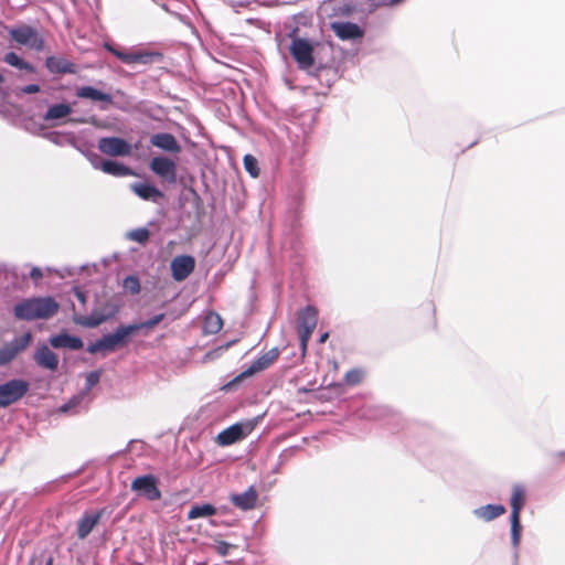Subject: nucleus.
<instances>
[{"instance_id":"1a4fd4ad","label":"nucleus","mask_w":565,"mask_h":565,"mask_svg":"<svg viewBox=\"0 0 565 565\" xmlns=\"http://www.w3.org/2000/svg\"><path fill=\"white\" fill-rule=\"evenodd\" d=\"M290 53L300 70H308L315 63L313 47L306 39H294L290 45Z\"/></svg>"},{"instance_id":"a19ab883","label":"nucleus","mask_w":565,"mask_h":565,"mask_svg":"<svg viewBox=\"0 0 565 565\" xmlns=\"http://www.w3.org/2000/svg\"><path fill=\"white\" fill-rule=\"evenodd\" d=\"M100 380V371H93L86 375L85 391H90Z\"/></svg>"},{"instance_id":"dca6fc26","label":"nucleus","mask_w":565,"mask_h":565,"mask_svg":"<svg viewBox=\"0 0 565 565\" xmlns=\"http://www.w3.org/2000/svg\"><path fill=\"white\" fill-rule=\"evenodd\" d=\"M331 30L342 41L360 40L364 35L363 29L356 23L349 21H335L331 23Z\"/></svg>"},{"instance_id":"4c0bfd02","label":"nucleus","mask_w":565,"mask_h":565,"mask_svg":"<svg viewBox=\"0 0 565 565\" xmlns=\"http://www.w3.org/2000/svg\"><path fill=\"white\" fill-rule=\"evenodd\" d=\"M164 318V315L163 313H159V315H156L153 316L152 318L143 321V322H139V323H131L132 327H136L137 328V331L141 330V329H152L153 327H156L157 324H159Z\"/></svg>"},{"instance_id":"20e7f679","label":"nucleus","mask_w":565,"mask_h":565,"mask_svg":"<svg viewBox=\"0 0 565 565\" xmlns=\"http://www.w3.org/2000/svg\"><path fill=\"white\" fill-rule=\"evenodd\" d=\"M318 322V311L312 306H307L302 309L297 319V330L300 340V348L302 354L307 351L308 342Z\"/></svg>"},{"instance_id":"37998d69","label":"nucleus","mask_w":565,"mask_h":565,"mask_svg":"<svg viewBox=\"0 0 565 565\" xmlns=\"http://www.w3.org/2000/svg\"><path fill=\"white\" fill-rule=\"evenodd\" d=\"M79 401H81V397H73L70 402L63 404L60 407V412L61 413H67L70 409L75 407L79 403Z\"/></svg>"},{"instance_id":"423d86ee","label":"nucleus","mask_w":565,"mask_h":565,"mask_svg":"<svg viewBox=\"0 0 565 565\" xmlns=\"http://www.w3.org/2000/svg\"><path fill=\"white\" fill-rule=\"evenodd\" d=\"M31 341L32 334L26 332L23 335L15 337L10 342L4 343L0 348V366H6L15 360V358L29 347Z\"/></svg>"},{"instance_id":"e433bc0d","label":"nucleus","mask_w":565,"mask_h":565,"mask_svg":"<svg viewBox=\"0 0 565 565\" xmlns=\"http://www.w3.org/2000/svg\"><path fill=\"white\" fill-rule=\"evenodd\" d=\"M150 236V232L146 227L136 228L129 232L128 237L137 243L145 244Z\"/></svg>"},{"instance_id":"f704fd0d","label":"nucleus","mask_w":565,"mask_h":565,"mask_svg":"<svg viewBox=\"0 0 565 565\" xmlns=\"http://www.w3.org/2000/svg\"><path fill=\"white\" fill-rule=\"evenodd\" d=\"M386 413V409L379 406H369L362 409L361 417L366 419H381Z\"/></svg>"},{"instance_id":"f8f14e48","label":"nucleus","mask_w":565,"mask_h":565,"mask_svg":"<svg viewBox=\"0 0 565 565\" xmlns=\"http://www.w3.org/2000/svg\"><path fill=\"white\" fill-rule=\"evenodd\" d=\"M278 356L279 350L277 348L270 349L269 351L254 360L245 371H243L233 380L232 384L239 382L242 379L252 376L258 372L268 369L277 360ZM228 385H231V383Z\"/></svg>"},{"instance_id":"7ed1b4c3","label":"nucleus","mask_w":565,"mask_h":565,"mask_svg":"<svg viewBox=\"0 0 565 565\" xmlns=\"http://www.w3.org/2000/svg\"><path fill=\"white\" fill-rule=\"evenodd\" d=\"M104 47L119 58L122 63L127 65L131 64H141V65H151L153 63H158L162 60V54L159 52L145 51V50H129L124 51L110 43H105Z\"/></svg>"},{"instance_id":"0eeeda50","label":"nucleus","mask_w":565,"mask_h":565,"mask_svg":"<svg viewBox=\"0 0 565 565\" xmlns=\"http://www.w3.org/2000/svg\"><path fill=\"white\" fill-rule=\"evenodd\" d=\"M253 429L252 422L236 423L218 433L215 441L222 447L231 446L244 439Z\"/></svg>"},{"instance_id":"4be33fe9","label":"nucleus","mask_w":565,"mask_h":565,"mask_svg":"<svg viewBox=\"0 0 565 565\" xmlns=\"http://www.w3.org/2000/svg\"><path fill=\"white\" fill-rule=\"evenodd\" d=\"M258 499L257 491L254 487H249L243 493L232 494L230 500L238 509L247 511L256 505Z\"/></svg>"},{"instance_id":"a878e982","label":"nucleus","mask_w":565,"mask_h":565,"mask_svg":"<svg viewBox=\"0 0 565 565\" xmlns=\"http://www.w3.org/2000/svg\"><path fill=\"white\" fill-rule=\"evenodd\" d=\"M102 513H85L77 524V536L84 540L93 531L94 526L98 523Z\"/></svg>"},{"instance_id":"c9c22d12","label":"nucleus","mask_w":565,"mask_h":565,"mask_svg":"<svg viewBox=\"0 0 565 565\" xmlns=\"http://www.w3.org/2000/svg\"><path fill=\"white\" fill-rule=\"evenodd\" d=\"M77 150L89 161L94 169L100 170V164L105 159H102L100 156L96 152L85 150L78 146Z\"/></svg>"},{"instance_id":"b1692460","label":"nucleus","mask_w":565,"mask_h":565,"mask_svg":"<svg viewBox=\"0 0 565 565\" xmlns=\"http://www.w3.org/2000/svg\"><path fill=\"white\" fill-rule=\"evenodd\" d=\"M46 68L53 74H74L76 66L63 57L49 56L45 61Z\"/></svg>"},{"instance_id":"09e8293b","label":"nucleus","mask_w":565,"mask_h":565,"mask_svg":"<svg viewBox=\"0 0 565 565\" xmlns=\"http://www.w3.org/2000/svg\"><path fill=\"white\" fill-rule=\"evenodd\" d=\"M328 338H329V333L328 332L322 333L320 335V338H319V343H324Z\"/></svg>"},{"instance_id":"3c124183","label":"nucleus","mask_w":565,"mask_h":565,"mask_svg":"<svg viewBox=\"0 0 565 565\" xmlns=\"http://www.w3.org/2000/svg\"><path fill=\"white\" fill-rule=\"evenodd\" d=\"M68 121L73 122V124H83V122H85L84 119H75V118H70Z\"/></svg>"},{"instance_id":"6ab92c4d","label":"nucleus","mask_w":565,"mask_h":565,"mask_svg":"<svg viewBox=\"0 0 565 565\" xmlns=\"http://www.w3.org/2000/svg\"><path fill=\"white\" fill-rule=\"evenodd\" d=\"M75 95L78 98H85L90 99L93 102L104 103L105 105L100 106L102 110H106L108 108V105L113 104V97L109 94L104 93L93 86L78 87L75 92Z\"/></svg>"},{"instance_id":"9b49d317","label":"nucleus","mask_w":565,"mask_h":565,"mask_svg":"<svg viewBox=\"0 0 565 565\" xmlns=\"http://www.w3.org/2000/svg\"><path fill=\"white\" fill-rule=\"evenodd\" d=\"M97 147L100 152L111 157H126L131 153V146L120 137H103Z\"/></svg>"},{"instance_id":"f3484780","label":"nucleus","mask_w":565,"mask_h":565,"mask_svg":"<svg viewBox=\"0 0 565 565\" xmlns=\"http://www.w3.org/2000/svg\"><path fill=\"white\" fill-rule=\"evenodd\" d=\"M34 362L42 369L55 372L58 369V356L47 345L41 344L33 354Z\"/></svg>"},{"instance_id":"2eb2a0df","label":"nucleus","mask_w":565,"mask_h":565,"mask_svg":"<svg viewBox=\"0 0 565 565\" xmlns=\"http://www.w3.org/2000/svg\"><path fill=\"white\" fill-rule=\"evenodd\" d=\"M195 267V259L190 255L175 256L170 264L172 277L175 281L186 279Z\"/></svg>"},{"instance_id":"72a5a7b5","label":"nucleus","mask_w":565,"mask_h":565,"mask_svg":"<svg viewBox=\"0 0 565 565\" xmlns=\"http://www.w3.org/2000/svg\"><path fill=\"white\" fill-rule=\"evenodd\" d=\"M244 168L253 178H257L259 175V167L257 159L252 154H245L244 159Z\"/></svg>"},{"instance_id":"c03bdc74","label":"nucleus","mask_w":565,"mask_h":565,"mask_svg":"<svg viewBox=\"0 0 565 565\" xmlns=\"http://www.w3.org/2000/svg\"><path fill=\"white\" fill-rule=\"evenodd\" d=\"M21 92L24 94H35L40 92V86L38 84H29L23 86Z\"/></svg>"},{"instance_id":"5701e85b","label":"nucleus","mask_w":565,"mask_h":565,"mask_svg":"<svg viewBox=\"0 0 565 565\" xmlns=\"http://www.w3.org/2000/svg\"><path fill=\"white\" fill-rule=\"evenodd\" d=\"M507 512L503 504H486L472 510V514L481 521L491 522Z\"/></svg>"},{"instance_id":"79ce46f5","label":"nucleus","mask_w":565,"mask_h":565,"mask_svg":"<svg viewBox=\"0 0 565 565\" xmlns=\"http://www.w3.org/2000/svg\"><path fill=\"white\" fill-rule=\"evenodd\" d=\"M234 545L233 544H230L225 541H217L215 546H214V550L217 554H220L221 556H226L230 552L231 548H233Z\"/></svg>"},{"instance_id":"f257e3e1","label":"nucleus","mask_w":565,"mask_h":565,"mask_svg":"<svg viewBox=\"0 0 565 565\" xmlns=\"http://www.w3.org/2000/svg\"><path fill=\"white\" fill-rule=\"evenodd\" d=\"M58 302L51 296L22 299L13 307V315L22 321L46 320L57 313Z\"/></svg>"},{"instance_id":"4468645a","label":"nucleus","mask_w":565,"mask_h":565,"mask_svg":"<svg viewBox=\"0 0 565 565\" xmlns=\"http://www.w3.org/2000/svg\"><path fill=\"white\" fill-rule=\"evenodd\" d=\"M117 312V308L111 305H107L103 310H94L89 316L76 317L74 321L86 328H96L114 317Z\"/></svg>"},{"instance_id":"473e14b6","label":"nucleus","mask_w":565,"mask_h":565,"mask_svg":"<svg viewBox=\"0 0 565 565\" xmlns=\"http://www.w3.org/2000/svg\"><path fill=\"white\" fill-rule=\"evenodd\" d=\"M3 61L9 64L10 66H13V67H17L19 70H23V71H33V67L32 65H30L28 62L23 61L18 54H15L14 52H8L4 57H3Z\"/></svg>"},{"instance_id":"412c9836","label":"nucleus","mask_w":565,"mask_h":565,"mask_svg":"<svg viewBox=\"0 0 565 565\" xmlns=\"http://www.w3.org/2000/svg\"><path fill=\"white\" fill-rule=\"evenodd\" d=\"M49 342L54 349L81 350L84 345L79 337L68 334L67 332L52 335Z\"/></svg>"},{"instance_id":"cd10ccee","label":"nucleus","mask_w":565,"mask_h":565,"mask_svg":"<svg viewBox=\"0 0 565 565\" xmlns=\"http://www.w3.org/2000/svg\"><path fill=\"white\" fill-rule=\"evenodd\" d=\"M72 114L71 105L66 103H60L51 105L45 114L43 115V119L45 121L52 122L55 120L63 119Z\"/></svg>"},{"instance_id":"bb28decb","label":"nucleus","mask_w":565,"mask_h":565,"mask_svg":"<svg viewBox=\"0 0 565 565\" xmlns=\"http://www.w3.org/2000/svg\"><path fill=\"white\" fill-rule=\"evenodd\" d=\"M42 137L58 147L70 145L76 150L78 148V143L73 132L49 131L42 134Z\"/></svg>"},{"instance_id":"6e6552de","label":"nucleus","mask_w":565,"mask_h":565,"mask_svg":"<svg viewBox=\"0 0 565 565\" xmlns=\"http://www.w3.org/2000/svg\"><path fill=\"white\" fill-rule=\"evenodd\" d=\"M131 490L139 497H143L149 501H157L161 498V492L158 488V480L153 475H143L132 480Z\"/></svg>"},{"instance_id":"49530a36","label":"nucleus","mask_w":565,"mask_h":565,"mask_svg":"<svg viewBox=\"0 0 565 565\" xmlns=\"http://www.w3.org/2000/svg\"><path fill=\"white\" fill-rule=\"evenodd\" d=\"M74 294H75V296H76V298H77V300H78V301H81L82 303H85V301H86V295H85V292H83V291H82L81 289H78V288H75Z\"/></svg>"},{"instance_id":"a211bd4d","label":"nucleus","mask_w":565,"mask_h":565,"mask_svg":"<svg viewBox=\"0 0 565 565\" xmlns=\"http://www.w3.org/2000/svg\"><path fill=\"white\" fill-rule=\"evenodd\" d=\"M129 188L138 198L145 201L159 203L164 196L162 191L148 182H135Z\"/></svg>"},{"instance_id":"de8ad7c7","label":"nucleus","mask_w":565,"mask_h":565,"mask_svg":"<svg viewBox=\"0 0 565 565\" xmlns=\"http://www.w3.org/2000/svg\"><path fill=\"white\" fill-rule=\"evenodd\" d=\"M226 1L228 2V4H230L232 8H236V7H243V6H245V3H244V2H242V1H238V2H236V1H234V0H226Z\"/></svg>"},{"instance_id":"8fccbe9b","label":"nucleus","mask_w":565,"mask_h":565,"mask_svg":"<svg viewBox=\"0 0 565 565\" xmlns=\"http://www.w3.org/2000/svg\"><path fill=\"white\" fill-rule=\"evenodd\" d=\"M7 273V267L3 263H0V278Z\"/></svg>"},{"instance_id":"393cba45","label":"nucleus","mask_w":565,"mask_h":565,"mask_svg":"<svg viewBox=\"0 0 565 565\" xmlns=\"http://www.w3.org/2000/svg\"><path fill=\"white\" fill-rule=\"evenodd\" d=\"M526 501V490L523 484L514 483L511 489L510 507L511 514L520 516Z\"/></svg>"},{"instance_id":"a18cd8bd","label":"nucleus","mask_w":565,"mask_h":565,"mask_svg":"<svg viewBox=\"0 0 565 565\" xmlns=\"http://www.w3.org/2000/svg\"><path fill=\"white\" fill-rule=\"evenodd\" d=\"M30 277L35 282H38L43 277L42 270L39 267H32V269L30 271Z\"/></svg>"},{"instance_id":"2f4dec72","label":"nucleus","mask_w":565,"mask_h":565,"mask_svg":"<svg viewBox=\"0 0 565 565\" xmlns=\"http://www.w3.org/2000/svg\"><path fill=\"white\" fill-rule=\"evenodd\" d=\"M510 524H511V545L513 550L516 552L522 536V524L521 518L516 515H510Z\"/></svg>"},{"instance_id":"58836bf2","label":"nucleus","mask_w":565,"mask_h":565,"mask_svg":"<svg viewBox=\"0 0 565 565\" xmlns=\"http://www.w3.org/2000/svg\"><path fill=\"white\" fill-rule=\"evenodd\" d=\"M363 375H364L363 371H361L359 369H352L345 373L344 381L347 384L353 386V385H356L362 382Z\"/></svg>"},{"instance_id":"864d4df0","label":"nucleus","mask_w":565,"mask_h":565,"mask_svg":"<svg viewBox=\"0 0 565 565\" xmlns=\"http://www.w3.org/2000/svg\"><path fill=\"white\" fill-rule=\"evenodd\" d=\"M564 455H565V452H564Z\"/></svg>"},{"instance_id":"ddd939ff","label":"nucleus","mask_w":565,"mask_h":565,"mask_svg":"<svg viewBox=\"0 0 565 565\" xmlns=\"http://www.w3.org/2000/svg\"><path fill=\"white\" fill-rule=\"evenodd\" d=\"M149 168L156 175L164 179L169 183H174L177 180V164L168 157H153L150 161Z\"/></svg>"},{"instance_id":"ea45409f","label":"nucleus","mask_w":565,"mask_h":565,"mask_svg":"<svg viewBox=\"0 0 565 565\" xmlns=\"http://www.w3.org/2000/svg\"><path fill=\"white\" fill-rule=\"evenodd\" d=\"M124 288L132 295L140 291V282L136 276H128L124 279Z\"/></svg>"},{"instance_id":"c85d7f7f","label":"nucleus","mask_w":565,"mask_h":565,"mask_svg":"<svg viewBox=\"0 0 565 565\" xmlns=\"http://www.w3.org/2000/svg\"><path fill=\"white\" fill-rule=\"evenodd\" d=\"M100 170L104 173H107V174H110L114 177H126V175L132 174V171L129 167H127L122 163H119L117 161H114V160H108V159L103 161V163L100 164Z\"/></svg>"},{"instance_id":"c756f323","label":"nucleus","mask_w":565,"mask_h":565,"mask_svg":"<svg viewBox=\"0 0 565 565\" xmlns=\"http://www.w3.org/2000/svg\"><path fill=\"white\" fill-rule=\"evenodd\" d=\"M223 327L222 318L216 312H209L203 322V332L205 334H216Z\"/></svg>"},{"instance_id":"603ef678","label":"nucleus","mask_w":565,"mask_h":565,"mask_svg":"<svg viewBox=\"0 0 565 565\" xmlns=\"http://www.w3.org/2000/svg\"><path fill=\"white\" fill-rule=\"evenodd\" d=\"M52 563H53V559L49 558L47 562H46V565H52Z\"/></svg>"},{"instance_id":"7c9ffc66","label":"nucleus","mask_w":565,"mask_h":565,"mask_svg":"<svg viewBox=\"0 0 565 565\" xmlns=\"http://www.w3.org/2000/svg\"><path fill=\"white\" fill-rule=\"evenodd\" d=\"M216 514V508L213 504H194L188 512V520H194L199 518H206Z\"/></svg>"},{"instance_id":"39448f33","label":"nucleus","mask_w":565,"mask_h":565,"mask_svg":"<svg viewBox=\"0 0 565 565\" xmlns=\"http://www.w3.org/2000/svg\"><path fill=\"white\" fill-rule=\"evenodd\" d=\"M29 383L21 379H13L0 384V407H8L19 402L29 391Z\"/></svg>"},{"instance_id":"9d476101","label":"nucleus","mask_w":565,"mask_h":565,"mask_svg":"<svg viewBox=\"0 0 565 565\" xmlns=\"http://www.w3.org/2000/svg\"><path fill=\"white\" fill-rule=\"evenodd\" d=\"M10 36L19 44L26 45L36 51H42L44 46L43 39L36 30L29 25L19 26L10 30Z\"/></svg>"},{"instance_id":"aec40b11","label":"nucleus","mask_w":565,"mask_h":565,"mask_svg":"<svg viewBox=\"0 0 565 565\" xmlns=\"http://www.w3.org/2000/svg\"><path fill=\"white\" fill-rule=\"evenodd\" d=\"M150 143L161 150L179 153L181 151V146L172 134L169 132H159L154 134L150 138Z\"/></svg>"},{"instance_id":"f03ea898","label":"nucleus","mask_w":565,"mask_h":565,"mask_svg":"<svg viewBox=\"0 0 565 565\" xmlns=\"http://www.w3.org/2000/svg\"><path fill=\"white\" fill-rule=\"evenodd\" d=\"M135 332H137V328L132 327V324L120 326L113 333L105 334L96 342L88 344L86 350L90 354L114 352L118 348L125 347L128 343L129 337Z\"/></svg>"}]
</instances>
